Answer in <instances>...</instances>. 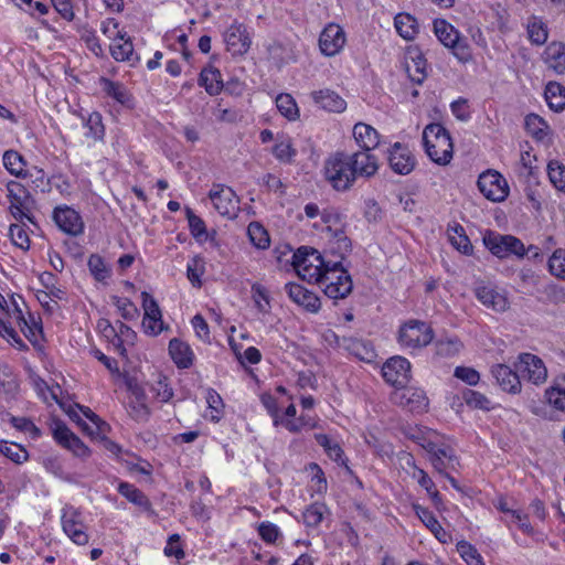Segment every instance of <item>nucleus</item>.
Masks as SVG:
<instances>
[{
  "instance_id": "59",
  "label": "nucleus",
  "mask_w": 565,
  "mask_h": 565,
  "mask_svg": "<svg viewBox=\"0 0 565 565\" xmlns=\"http://www.w3.org/2000/svg\"><path fill=\"white\" fill-rule=\"evenodd\" d=\"M10 423L18 430L30 434L33 439L41 435V430L26 417L12 416Z\"/></svg>"
},
{
  "instance_id": "3",
  "label": "nucleus",
  "mask_w": 565,
  "mask_h": 565,
  "mask_svg": "<svg viewBox=\"0 0 565 565\" xmlns=\"http://www.w3.org/2000/svg\"><path fill=\"white\" fill-rule=\"evenodd\" d=\"M342 259L328 260L321 277L316 280V284L322 287L324 295L335 300L344 299L353 289L351 275L342 267Z\"/></svg>"
},
{
  "instance_id": "31",
  "label": "nucleus",
  "mask_w": 565,
  "mask_h": 565,
  "mask_svg": "<svg viewBox=\"0 0 565 565\" xmlns=\"http://www.w3.org/2000/svg\"><path fill=\"white\" fill-rule=\"evenodd\" d=\"M548 107L559 113L565 108V87L556 82H550L544 92Z\"/></svg>"
},
{
  "instance_id": "36",
  "label": "nucleus",
  "mask_w": 565,
  "mask_h": 565,
  "mask_svg": "<svg viewBox=\"0 0 565 565\" xmlns=\"http://www.w3.org/2000/svg\"><path fill=\"white\" fill-rule=\"evenodd\" d=\"M448 237L451 245L465 255H469L472 252V245L470 239L466 235L465 228L456 224L448 228Z\"/></svg>"
},
{
  "instance_id": "45",
  "label": "nucleus",
  "mask_w": 565,
  "mask_h": 565,
  "mask_svg": "<svg viewBox=\"0 0 565 565\" xmlns=\"http://www.w3.org/2000/svg\"><path fill=\"white\" fill-rule=\"evenodd\" d=\"M88 269L97 281H104L110 276V269L104 258L98 254H92L87 263Z\"/></svg>"
},
{
  "instance_id": "51",
  "label": "nucleus",
  "mask_w": 565,
  "mask_h": 565,
  "mask_svg": "<svg viewBox=\"0 0 565 565\" xmlns=\"http://www.w3.org/2000/svg\"><path fill=\"white\" fill-rule=\"evenodd\" d=\"M273 154L280 162L290 163L294 161L297 150L292 147L289 139H282L274 146Z\"/></svg>"
},
{
  "instance_id": "22",
  "label": "nucleus",
  "mask_w": 565,
  "mask_h": 565,
  "mask_svg": "<svg viewBox=\"0 0 565 565\" xmlns=\"http://www.w3.org/2000/svg\"><path fill=\"white\" fill-rule=\"evenodd\" d=\"M475 296L482 305L495 311H505L509 307L507 297L491 286H477L475 288Z\"/></svg>"
},
{
  "instance_id": "4",
  "label": "nucleus",
  "mask_w": 565,
  "mask_h": 565,
  "mask_svg": "<svg viewBox=\"0 0 565 565\" xmlns=\"http://www.w3.org/2000/svg\"><path fill=\"white\" fill-rule=\"evenodd\" d=\"M321 222L329 234L332 249L338 253L339 258H344L352 248L351 241L345 234L347 223L344 216L338 209L327 207L321 212Z\"/></svg>"
},
{
  "instance_id": "26",
  "label": "nucleus",
  "mask_w": 565,
  "mask_h": 565,
  "mask_svg": "<svg viewBox=\"0 0 565 565\" xmlns=\"http://www.w3.org/2000/svg\"><path fill=\"white\" fill-rule=\"evenodd\" d=\"M353 136L358 145L363 149L362 152L370 153V150L376 148L380 143L379 132L372 126L364 122L354 125Z\"/></svg>"
},
{
  "instance_id": "37",
  "label": "nucleus",
  "mask_w": 565,
  "mask_h": 565,
  "mask_svg": "<svg viewBox=\"0 0 565 565\" xmlns=\"http://www.w3.org/2000/svg\"><path fill=\"white\" fill-rule=\"evenodd\" d=\"M462 401L471 409L489 412L494 407L492 401L488 398L484 394L470 388H466L462 391Z\"/></svg>"
},
{
  "instance_id": "24",
  "label": "nucleus",
  "mask_w": 565,
  "mask_h": 565,
  "mask_svg": "<svg viewBox=\"0 0 565 565\" xmlns=\"http://www.w3.org/2000/svg\"><path fill=\"white\" fill-rule=\"evenodd\" d=\"M169 354L179 369H189L193 364L194 353L191 347L180 339L170 340Z\"/></svg>"
},
{
  "instance_id": "50",
  "label": "nucleus",
  "mask_w": 565,
  "mask_h": 565,
  "mask_svg": "<svg viewBox=\"0 0 565 565\" xmlns=\"http://www.w3.org/2000/svg\"><path fill=\"white\" fill-rule=\"evenodd\" d=\"M185 214L192 236L198 241H201L203 236L204 239H207L209 234L204 221L195 215L190 207L185 209Z\"/></svg>"
},
{
  "instance_id": "33",
  "label": "nucleus",
  "mask_w": 565,
  "mask_h": 565,
  "mask_svg": "<svg viewBox=\"0 0 565 565\" xmlns=\"http://www.w3.org/2000/svg\"><path fill=\"white\" fill-rule=\"evenodd\" d=\"M103 90L113 99L124 106H130L132 103L131 95L124 84L102 78Z\"/></svg>"
},
{
  "instance_id": "40",
  "label": "nucleus",
  "mask_w": 565,
  "mask_h": 565,
  "mask_svg": "<svg viewBox=\"0 0 565 565\" xmlns=\"http://www.w3.org/2000/svg\"><path fill=\"white\" fill-rule=\"evenodd\" d=\"M412 64H406V71L412 82L420 85L426 78V61L420 52H417L415 56H412Z\"/></svg>"
},
{
  "instance_id": "16",
  "label": "nucleus",
  "mask_w": 565,
  "mask_h": 565,
  "mask_svg": "<svg viewBox=\"0 0 565 565\" xmlns=\"http://www.w3.org/2000/svg\"><path fill=\"white\" fill-rule=\"evenodd\" d=\"M345 43V33L343 29L335 24H328L321 32L319 38V46L326 56H334L338 54Z\"/></svg>"
},
{
  "instance_id": "17",
  "label": "nucleus",
  "mask_w": 565,
  "mask_h": 565,
  "mask_svg": "<svg viewBox=\"0 0 565 565\" xmlns=\"http://www.w3.org/2000/svg\"><path fill=\"white\" fill-rule=\"evenodd\" d=\"M141 298L145 310L142 327L147 333L156 335L162 330L161 310L158 302L147 291L141 292Z\"/></svg>"
},
{
  "instance_id": "15",
  "label": "nucleus",
  "mask_w": 565,
  "mask_h": 565,
  "mask_svg": "<svg viewBox=\"0 0 565 565\" xmlns=\"http://www.w3.org/2000/svg\"><path fill=\"white\" fill-rule=\"evenodd\" d=\"M53 437L77 457L86 458L90 454L88 447L63 422L54 423Z\"/></svg>"
},
{
  "instance_id": "28",
  "label": "nucleus",
  "mask_w": 565,
  "mask_h": 565,
  "mask_svg": "<svg viewBox=\"0 0 565 565\" xmlns=\"http://www.w3.org/2000/svg\"><path fill=\"white\" fill-rule=\"evenodd\" d=\"M8 196L11 205H19L25 210H32L34 200L24 185L19 182L11 181L8 183Z\"/></svg>"
},
{
  "instance_id": "38",
  "label": "nucleus",
  "mask_w": 565,
  "mask_h": 565,
  "mask_svg": "<svg viewBox=\"0 0 565 565\" xmlns=\"http://www.w3.org/2000/svg\"><path fill=\"white\" fill-rule=\"evenodd\" d=\"M126 33L118 31L116 39L124 41L122 43H114L110 45L111 56L116 61H130L134 53V45L130 38H126Z\"/></svg>"
},
{
  "instance_id": "30",
  "label": "nucleus",
  "mask_w": 565,
  "mask_h": 565,
  "mask_svg": "<svg viewBox=\"0 0 565 565\" xmlns=\"http://www.w3.org/2000/svg\"><path fill=\"white\" fill-rule=\"evenodd\" d=\"M132 394L135 399L129 403L128 413L132 419L136 422H147L150 417V408L145 403V394L143 392L135 387L132 390Z\"/></svg>"
},
{
  "instance_id": "55",
  "label": "nucleus",
  "mask_w": 565,
  "mask_h": 565,
  "mask_svg": "<svg viewBox=\"0 0 565 565\" xmlns=\"http://www.w3.org/2000/svg\"><path fill=\"white\" fill-rule=\"evenodd\" d=\"M86 127L88 129L86 136L95 140H102L105 135V128L102 122V115L99 113H92L87 120Z\"/></svg>"
},
{
  "instance_id": "41",
  "label": "nucleus",
  "mask_w": 565,
  "mask_h": 565,
  "mask_svg": "<svg viewBox=\"0 0 565 565\" xmlns=\"http://www.w3.org/2000/svg\"><path fill=\"white\" fill-rule=\"evenodd\" d=\"M247 234L250 239V243L259 248L266 249L269 247L270 239L265 227L258 222H252L247 227Z\"/></svg>"
},
{
  "instance_id": "58",
  "label": "nucleus",
  "mask_w": 565,
  "mask_h": 565,
  "mask_svg": "<svg viewBox=\"0 0 565 565\" xmlns=\"http://www.w3.org/2000/svg\"><path fill=\"white\" fill-rule=\"evenodd\" d=\"M9 235L15 246L24 250L29 249L30 238L22 225L11 224L9 227Z\"/></svg>"
},
{
  "instance_id": "25",
  "label": "nucleus",
  "mask_w": 565,
  "mask_h": 565,
  "mask_svg": "<svg viewBox=\"0 0 565 565\" xmlns=\"http://www.w3.org/2000/svg\"><path fill=\"white\" fill-rule=\"evenodd\" d=\"M543 60L548 68L553 70L556 74L565 73V43L552 42L543 53Z\"/></svg>"
},
{
  "instance_id": "29",
  "label": "nucleus",
  "mask_w": 565,
  "mask_h": 565,
  "mask_svg": "<svg viewBox=\"0 0 565 565\" xmlns=\"http://www.w3.org/2000/svg\"><path fill=\"white\" fill-rule=\"evenodd\" d=\"M118 492L135 505L142 508L145 511L154 513L151 502L147 495L134 484L128 482H120L118 484Z\"/></svg>"
},
{
  "instance_id": "34",
  "label": "nucleus",
  "mask_w": 565,
  "mask_h": 565,
  "mask_svg": "<svg viewBox=\"0 0 565 565\" xmlns=\"http://www.w3.org/2000/svg\"><path fill=\"white\" fill-rule=\"evenodd\" d=\"M434 32L438 40L446 46L452 47L456 46L459 41V34L455 30V28L448 23L446 20H435L434 21Z\"/></svg>"
},
{
  "instance_id": "32",
  "label": "nucleus",
  "mask_w": 565,
  "mask_h": 565,
  "mask_svg": "<svg viewBox=\"0 0 565 565\" xmlns=\"http://www.w3.org/2000/svg\"><path fill=\"white\" fill-rule=\"evenodd\" d=\"M199 84L204 86L209 95H217L223 88L221 72L217 68L212 67L202 70Z\"/></svg>"
},
{
  "instance_id": "44",
  "label": "nucleus",
  "mask_w": 565,
  "mask_h": 565,
  "mask_svg": "<svg viewBox=\"0 0 565 565\" xmlns=\"http://www.w3.org/2000/svg\"><path fill=\"white\" fill-rule=\"evenodd\" d=\"M457 551L467 565H484L483 558L478 550L467 541L457 543Z\"/></svg>"
},
{
  "instance_id": "39",
  "label": "nucleus",
  "mask_w": 565,
  "mask_h": 565,
  "mask_svg": "<svg viewBox=\"0 0 565 565\" xmlns=\"http://www.w3.org/2000/svg\"><path fill=\"white\" fill-rule=\"evenodd\" d=\"M524 126L534 139L542 141L547 136L548 125L536 114H530L525 117Z\"/></svg>"
},
{
  "instance_id": "42",
  "label": "nucleus",
  "mask_w": 565,
  "mask_h": 565,
  "mask_svg": "<svg viewBox=\"0 0 565 565\" xmlns=\"http://www.w3.org/2000/svg\"><path fill=\"white\" fill-rule=\"evenodd\" d=\"M327 510V507L319 502H315L307 507L302 513V520L306 526L317 527L322 522Z\"/></svg>"
},
{
  "instance_id": "46",
  "label": "nucleus",
  "mask_w": 565,
  "mask_h": 565,
  "mask_svg": "<svg viewBox=\"0 0 565 565\" xmlns=\"http://www.w3.org/2000/svg\"><path fill=\"white\" fill-rule=\"evenodd\" d=\"M0 452L15 463H22L28 460V451L17 444H10L6 440L0 441Z\"/></svg>"
},
{
  "instance_id": "53",
  "label": "nucleus",
  "mask_w": 565,
  "mask_h": 565,
  "mask_svg": "<svg viewBox=\"0 0 565 565\" xmlns=\"http://www.w3.org/2000/svg\"><path fill=\"white\" fill-rule=\"evenodd\" d=\"M548 268L553 276L565 280V249L558 248L548 259Z\"/></svg>"
},
{
  "instance_id": "43",
  "label": "nucleus",
  "mask_w": 565,
  "mask_h": 565,
  "mask_svg": "<svg viewBox=\"0 0 565 565\" xmlns=\"http://www.w3.org/2000/svg\"><path fill=\"white\" fill-rule=\"evenodd\" d=\"M276 106L279 113L289 120H296L299 117L298 106L289 94L278 95L276 98Z\"/></svg>"
},
{
  "instance_id": "12",
  "label": "nucleus",
  "mask_w": 565,
  "mask_h": 565,
  "mask_svg": "<svg viewBox=\"0 0 565 565\" xmlns=\"http://www.w3.org/2000/svg\"><path fill=\"white\" fill-rule=\"evenodd\" d=\"M327 341L334 343L338 348L349 351L361 361L372 362L376 356L372 344L362 339L352 337H339L334 332L326 337Z\"/></svg>"
},
{
  "instance_id": "8",
  "label": "nucleus",
  "mask_w": 565,
  "mask_h": 565,
  "mask_svg": "<svg viewBox=\"0 0 565 565\" xmlns=\"http://www.w3.org/2000/svg\"><path fill=\"white\" fill-rule=\"evenodd\" d=\"M394 404L412 412L423 413L427 409L429 401L426 393L418 387L404 385L392 394Z\"/></svg>"
},
{
  "instance_id": "62",
  "label": "nucleus",
  "mask_w": 565,
  "mask_h": 565,
  "mask_svg": "<svg viewBox=\"0 0 565 565\" xmlns=\"http://www.w3.org/2000/svg\"><path fill=\"white\" fill-rule=\"evenodd\" d=\"M116 334L118 340L132 343L137 337L136 332L121 321H117L116 327L107 326Z\"/></svg>"
},
{
  "instance_id": "52",
  "label": "nucleus",
  "mask_w": 565,
  "mask_h": 565,
  "mask_svg": "<svg viewBox=\"0 0 565 565\" xmlns=\"http://www.w3.org/2000/svg\"><path fill=\"white\" fill-rule=\"evenodd\" d=\"M23 157L14 151L8 150L3 153V166L13 175H21L24 167Z\"/></svg>"
},
{
  "instance_id": "11",
  "label": "nucleus",
  "mask_w": 565,
  "mask_h": 565,
  "mask_svg": "<svg viewBox=\"0 0 565 565\" xmlns=\"http://www.w3.org/2000/svg\"><path fill=\"white\" fill-rule=\"evenodd\" d=\"M382 375L396 390L401 388L411 380V363L399 355L390 358L382 367Z\"/></svg>"
},
{
  "instance_id": "48",
  "label": "nucleus",
  "mask_w": 565,
  "mask_h": 565,
  "mask_svg": "<svg viewBox=\"0 0 565 565\" xmlns=\"http://www.w3.org/2000/svg\"><path fill=\"white\" fill-rule=\"evenodd\" d=\"M547 174L552 184L559 191H565V166L557 160L547 164Z\"/></svg>"
},
{
  "instance_id": "2",
  "label": "nucleus",
  "mask_w": 565,
  "mask_h": 565,
  "mask_svg": "<svg viewBox=\"0 0 565 565\" xmlns=\"http://www.w3.org/2000/svg\"><path fill=\"white\" fill-rule=\"evenodd\" d=\"M423 142L427 156L437 164H448L454 154V143L449 131L440 124L434 122L425 127Z\"/></svg>"
},
{
  "instance_id": "64",
  "label": "nucleus",
  "mask_w": 565,
  "mask_h": 565,
  "mask_svg": "<svg viewBox=\"0 0 565 565\" xmlns=\"http://www.w3.org/2000/svg\"><path fill=\"white\" fill-rule=\"evenodd\" d=\"M502 236L503 235H489L483 238L484 245L489 248V250L500 258L508 256L505 245L498 241V238H502Z\"/></svg>"
},
{
  "instance_id": "63",
  "label": "nucleus",
  "mask_w": 565,
  "mask_h": 565,
  "mask_svg": "<svg viewBox=\"0 0 565 565\" xmlns=\"http://www.w3.org/2000/svg\"><path fill=\"white\" fill-rule=\"evenodd\" d=\"M454 375L469 385H476L480 381V374L472 367L457 366Z\"/></svg>"
},
{
  "instance_id": "57",
  "label": "nucleus",
  "mask_w": 565,
  "mask_h": 565,
  "mask_svg": "<svg viewBox=\"0 0 565 565\" xmlns=\"http://www.w3.org/2000/svg\"><path fill=\"white\" fill-rule=\"evenodd\" d=\"M545 397L555 409L565 413V388L551 386L545 391Z\"/></svg>"
},
{
  "instance_id": "35",
  "label": "nucleus",
  "mask_w": 565,
  "mask_h": 565,
  "mask_svg": "<svg viewBox=\"0 0 565 565\" xmlns=\"http://www.w3.org/2000/svg\"><path fill=\"white\" fill-rule=\"evenodd\" d=\"M397 33L405 40H413L418 32L416 19L408 13H398L394 19Z\"/></svg>"
},
{
  "instance_id": "60",
  "label": "nucleus",
  "mask_w": 565,
  "mask_h": 565,
  "mask_svg": "<svg viewBox=\"0 0 565 565\" xmlns=\"http://www.w3.org/2000/svg\"><path fill=\"white\" fill-rule=\"evenodd\" d=\"M498 241L505 245L508 256L510 254H514L519 257H523L525 255L524 244L519 238L512 235H504L502 238H498Z\"/></svg>"
},
{
  "instance_id": "13",
  "label": "nucleus",
  "mask_w": 565,
  "mask_h": 565,
  "mask_svg": "<svg viewBox=\"0 0 565 565\" xmlns=\"http://www.w3.org/2000/svg\"><path fill=\"white\" fill-rule=\"evenodd\" d=\"M226 49L232 55H244L250 47L252 40L243 23L234 21L224 32Z\"/></svg>"
},
{
  "instance_id": "21",
  "label": "nucleus",
  "mask_w": 565,
  "mask_h": 565,
  "mask_svg": "<svg viewBox=\"0 0 565 565\" xmlns=\"http://www.w3.org/2000/svg\"><path fill=\"white\" fill-rule=\"evenodd\" d=\"M77 518L76 511L72 509L64 510L62 515L63 531L74 543L85 545L88 543V535L84 532V526Z\"/></svg>"
},
{
  "instance_id": "47",
  "label": "nucleus",
  "mask_w": 565,
  "mask_h": 565,
  "mask_svg": "<svg viewBox=\"0 0 565 565\" xmlns=\"http://www.w3.org/2000/svg\"><path fill=\"white\" fill-rule=\"evenodd\" d=\"M252 298L259 312L268 313L270 311V297L263 285L258 282L252 285Z\"/></svg>"
},
{
  "instance_id": "61",
  "label": "nucleus",
  "mask_w": 565,
  "mask_h": 565,
  "mask_svg": "<svg viewBox=\"0 0 565 565\" xmlns=\"http://www.w3.org/2000/svg\"><path fill=\"white\" fill-rule=\"evenodd\" d=\"M258 534L266 543H275L278 536L280 535V531L278 526L271 522L265 521L258 525Z\"/></svg>"
},
{
  "instance_id": "19",
  "label": "nucleus",
  "mask_w": 565,
  "mask_h": 565,
  "mask_svg": "<svg viewBox=\"0 0 565 565\" xmlns=\"http://www.w3.org/2000/svg\"><path fill=\"white\" fill-rule=\"evenodd\" d=\"M285 290L295 303L303 307L307 311L312 313L319 311L321 306L319 297L303 286L296 282H288L285 285Z\"/></svg>"
},
{
  "instance_id": "1",
  "label": "nucleus",
  "mask_w": 565,
  "mask_h": 565,
  "mask_svg": "<svg viewBox=\"0 0 565 565\" xmlns=\"http://www.w3.org/2000/svg\"><path fill=\"white\" fill-rule=\"evenodd\" d=\"M376 158L367 152H335L323 166L326 180L339 192L350 190L359 177L370 178L377 171Z\"/></svg>"
},
{
  "instance_id": "49",
  "label": "nucleus",
  "mask_w": 565,
  "mask_h": 565,
  "mask_svg": "<svg viewBox=\"0 0 565 565\" xmlns=\"http://www.w3.org/2000/svg\"><path fill=\"white\" fill-rule=\"evenodd\" d=\"M111 300L125 320L131 321L138 318L139 310L130 299L113 296Z\"/></svg>"
},
{
  "instance_id": "7",
  "label": "nucleus",
  "mask_w": 565,
  "mask_h": 565,
  "mask_svg": "<svg viewBox=\"0 0 565 565\" xmlns=\"http://www.w3.org/2000/svg\"><path fill=\"white\" fill-rule=\"evenodd\" d=\"M477 183L480 192L492 202H502L509 195L508 182L498 171L481 173Z\"/></svg>"
},
{
  "instance_id": "9",
  "label": "nucleus",
  "mask_w": 565,
  "mask_h": 565,
  "mask_svg": "<svg viewBox=\"0 0 565 565\" xmlns=\"http://www.w3.org/2000/svg\"><path fill=\"white\" fill-rule=\"evenodd\" d=\"M215 210L222 215L233 218L238 211L239 199L230 186L214 184L209 193Z\"/></svg>"
},
{
  "instance_id": "56",
  "label": "nucleus",
  "mask_w": 565,
  "mask_h": 565,
  "mask_svg": "<svg viewBox=\"0 0 565 565\" xmlns=\"http://www.w3.org/2000/svg\"><path fill=\"white\" fill-rule=\"evenodd\" d=\"M151 391L156 395L159 402L167 403L173 396V391L168 383L166 376H160L151 386Z\"/></svg>"
},
{
  "instance_id": "6",
  "label": "nucleus",
  "mask_w": 565,
  "mask_h": 565,
  "mask_svg": "<svg viewBox=\"0 0 565 565\" xmlns=\"http://www.w3.org/2000/svg\"><path fill=\"white\" fill-rule=\"evenodd\" d=\"M434 339V330L425 321L408 320L401 326L398 342L407 349H420L427 347Z\"/></svg>"
},
{
  "instance_id": "54",
  "label": "nucleus",
  "mask_w": 565,
  "mask_h": 565,
  "mask_svg": "<svg viewBox=\"0 0 565 565\" xmlns=\"http://www.w3.org/2000/svg\"><path fill=\"white\" fill-rule=\"evenodd\" d=\"M529 39L533 44L542 45L547 40V29L542 21L534 19L527 24Z\"/></svg>"
},
{
  "instance_id": "14",
  "label": "nucleus",
  "mask_w": 565,
  "mask_h": 565,
  "mask_svg": "<svg viewBox=\"0 0 565 565\" xmlns=\"http://www.w3.org/2000/svg\"><path fill=\"white\" fill-rule=\"evenodd\" d=\"M53 220L61 231L71 236H78L84 231V222L77 211L70 206H57Z\"/></svg>"
},
{
  "instance_id": "5",
  "label": "nucleus",
  "mask_w": 565,
  "mask_h": 565,
  "mask_svg": "<svg viewBox=\"0 0 565 565\" xmlns=\"http://www.w3.org/2000/svg\"><path fill=\"white\" fill-rule=\"evenodd\" d=\"M328 260L321 254L308 246L299 247L292 255V266L298 276L309 282H316L321 277Z\"/></svg>"
},
{
  "instance_id": "20",
  "label": "nucleus",
  "mask_w": 565,
  "mask_h": 565,
  "mask_svg": "<svg viewBox=\"0 0 565 565\" xmlns=\"http://www.w3.org/2000/svg\"><path fill=\"white\" fill-rule=\"evenodd\" d=\"M491 373L504 392L516 394L521 391L520 375L516 370L513 371L505 364H497L492 366Z\"/></svg>"
},
{
  "instance_id": "18",
  "label": "nucleus",
  "mask_w": 565,
  "mask_h": 565,
  "mask_svg": "<svg viewBox=\"0 0 565 565\" xmlns=\"http://www.w3.org/2000/svg\"><path fill=\"white\" fill-rule=\"evenodd\" d=\"M388 162L392 170L398 174H408L415 168V157L411 150L399 142H395L390 151Z\"/></svg>"
},
{
  "instance_id": "23",
  "label": "nucleus",
  "mask_w": 565,
  "mask_h": 565,
  "mask_svg": "<svg viewBox=\"0 0 565 565\" xmlns=\"http://www.w3.org/2000/svg\"><path fill=\"white\" fill-rule=\"evenodd\" d=\"M313 102L322 109L342 113L347 108L345 100L331 89H320L311 93Z\"/></svg>"
},
{
  "instance_id": "10",
  "label": "nucleus",
  "mask_w": 565,
  "mask_h": 565,
  "mask_svg": "<svg viewBox=\"0 0 565 565\" xmlns=\"http://www.w3.org/2000/svg\"><path fill=\"white\" fill-rule=\"evenodd\" d=\"M515 369L523 379L534 385L543 384L547 379V369L543 360L532 353H521Z\"/></svg>"
},
{
  "instance_id": "27",
  "label": "nucleus",
  "mask_w": 565,
  "mask_h": 565,
  "mask_svg": "<svg viewBox=\"0 0 565 565\" xmlns=\"http://www.w3.org/2000/svg\"><path fill=\"white\" fill-rule=\"evenodd\" d=\"M414 509L416 515L431 531L435 537L441 543H447L448 540L450 539V535L443 529L438 520L435 518L434 513L429 511L427 508L420 505H415Z\"/></svg>"
}]
</instances>
